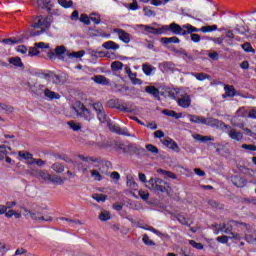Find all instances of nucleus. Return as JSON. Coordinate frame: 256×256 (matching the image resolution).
I'll list each match as a JSON object with an SVG mask.
<instances>
[{"instance_id": "nucleus-1", "label": "nucleus", "mask_w": 256, "mask_h": 256, "mask_svg": "<svg viewBox=\"0 0 256 256\" xmlns=\"http://www.w3.org/2000/svg\"><path fill=\"white\" fill-rule=\"evenodd\" d=\"M106 105L107 107H109V109H116L121 113H131V108H129L131 102H123V100L119 98H113L108 100Z\"/></svg>"}, {"instance_id": "nucleus-2", "label": "nucleus", "mask_w": 256, "mask_h": 256, "mask_svg": "<svg viewBox=\"0 0 256 256\" xmlns=\"http://www.w3.org/2000/svg\"><path fill=\"white\" fill-rule=\"evenodd\" d=\"M53 23V16H37L34 20V23L31 25L33 29H44L45 31H49L51 29V25Z\"/></svg>"}, {"instance_id": "nucleus-3", "label": "nucleus", "mask_w": 256, "mask_h": 256, "mask_svg": "<svg viewBox=\"0 0 256 256\" xmlns=\"http://www.w3.org/2000/svg\"><path fill=\"white\" fill-rule=\"evenodd\" d=\"M149 184L156 193H169V183L161 178H151Z\"/></svg>"}, {"instance_id": "nucleus-4", "label": "nucleus", "mask_w": 256, "mask_h": 256, "mask_svg": "<svg viewBox=\"0 0 256 256\" xmlns=\"http://www.w3.org/2000/svg\"><path fill=\"white\" fill-rule=\"evenodd\" d=\"M164 26V35H181V29L183 26L172 22L170 25H163Z\"/></svg>"}, {"instance_id": "nucleus-5", "label": "nucleus", "mask_w": 256, "mask_h": 256, "mask_svg": "<svg viewBox=\"0 0 256 256\" xmlns=\"http://www.w3.org/2000/svg\"><path fill=\"white\" fill-rule=\"evenodd\" d=\"M140 27L144 29L145 35H164V26L155 28L153 26L141 24Z\"/></svg>"}, {"instance_id": "nucleus-6", "label": "nucleus", "mask_w": 256, "mask_h": 256, "mask_svg": "<svg viewBox=\"0 0 256 256\" xmlns=\"http://www.w3.org/2000/svg\"><path fill=\"white\" fill-rule=\"evenodd\" d=\"M26 85L28 88H30V91L33 95H36L37 97H41V95H43V89H45V85L39 84L37 82H35L33 85L28 82Z\"/></svg>"}, {"instance_id": "nucleus-7", "label": "nucleus", "mask_w": 256, "mask_h": 256, "mask_svg": "<svg viewBox=\"0 0 256 256\" xmlns=\"http://www.w3.org/2000/svg\"><path fill=\"white\" fill-rule=\"evenodd\" d=\"M161 143L164 144L165 147L171 149L172 151H175L176 153H179L181 151V148H179V144H177V142L169 137L161 140Z\"/></svg>"}, {"instance_id": "nucleus-8", "label": "nucleus", "mask_w": 256, "mask_h": 256, "mask_svg": "<svg viewBox=\"0 0 256 256\" xmlns=\"http://www.w3.org/2000/svg\"><path fill=\"white\" fill-rule=\"evenodd\" d=\"M114 33L119 36L120 41L123 43H130L131 42V34L127 33V31L121 29V28H116L114 29Z\"/></svg>"}, {"instance_id": "nucleus-9", "label": "nucleus", "mask_w": 256, "mask_h": 256, "mask_svg": "<svg viewBox=\"0 0 256 256\" xmlns=\"http://www.w3.org/2000/svg\"><path fill=\"white\" fill-rule=\"evenodd\" d=\"M204 125H208V127H227L225 122L213 117L205 118Z\"/></svg>"}, {"instance_id": "nucleus-10", "label": "nucleus", "mask_w": 256, "mask_h": 256, "mask_svg": "<svg viewBox=\"0 0 256 256\" xmlns=\"http://www.w3.org/2000/svg\"><path fill=\"white\" fill-rule=\"evenodd\" d=\"M9 152L7 151V146L0 145V161H3V159H6V163L8 165H15V161L11 159V157L7 156Z\"/></svg>"}, {"instance_id": "nucleus-11", "label": "nucleus", "mask_w": 256, "mask_h": 256, "mask_svg": "<svg viewBox=\"0 0 256 256\" xmlns=\"http://www.w3.org/2000/svg\"><path fill=\"white\" fill-rule=\"evenodd\" d=\"M67 51V48L62 45V46H58L55 48L54 52L51 51L48 53V57L49 59L53 60V59H56V57H61V55H65Z\"/></svg>"}, {"instance_id": "nucleus-12", "label": "nucleus", "mask_w": 256, "mask_h": 256, "mask_svg": "<svg viewBox=\"0 0 256 256\" xmlns=\"http://www.w3.org/2000/svg\"><path fill=\"white\" fill-rule=\"evenodd\" d=\"M44 96L47 99V101H57L59 99H61V94L57 93L55 91H51V89L46 88L44 90Z\"/></svg>"}, {"instance_id": "nucleus-13", "label": "nucleus", "mask_w": 256, "mask_h": 256, "mask_svg": "<svg viewBox=\"0 0 256 256\" xmlns=\"http://www.w3.org/2000/svg\"><path fill=\"white\" fill-rule=\"evenodd\" d=\"M80 117H83V119H85V121H91V119H93V116L91 115V111H89V109H87V107H85V104H80Z\"/></svg>"}, {"instance_id": "nucleus-14", "label": "nucleus", "mask_w": 256, "mask_h": 256, "mask_svg": "<svg viewBox=\"0 0 256 256\" xmlns=\"http://www.w3.org/2000/svg\"><path fill=\"white\" fill-rule=\"evenodd\" d=\"M177 104L183 109H189V107H191V96L185 95L184 97L179 98Z\"/></svg>"}, {"instance_id": "nucleus-15", "label": "nucleus", "mask_w": 256, "mask_h": 256, "mask_svg": "<svg viewBox=\"0 0 256 256\" xmlns=\"http://www.w3.org/2000/svg\"><path fill=\"white\" fill-rule=\"evenodd\" d=\"M120 149H122L123 153H128V155H137L139 153V147L135 144L126 145Z\"/></svg>"}, {"instance_id": "nucleus-16", "label": "nucleus", "mask_w": 256, "mask_h": 256, "mask_svg": "<svg viewBox=\"0 0 256 256\" xmlns=\"http://www.w3.org/2000/svg\"><path fill=\"white\" fill-rule=\"evenodd\" d=\"M78 159H81L84 163H103V160L93 156H84L83 154L78 155Z\"/></svg>"}, {"instance_id": "nucleus-17", "label": "nucleus", "mask_w": 256, "mask_h": 256, "mask_svg": "<svg viewBox=\"0 0 256 256\" xmlns=\"http://www.w3.org/2000/svg\"><path fill=\"white\" fill-rule=\"evenodd\" d=\"M146 93L149 95H152L154 99H157L158 101L161 99L159 89L155 86H147L145 88Z\"/></svg>"}, {"instance_id": "nucleus-18", "label": "nucleus", "mask_w": 256, "mask_h": 256, "mask_svg": "<svg viewBox=\"0 0 256 256\" xmlns=\"http://www.w3.org/2000/svg\"><path fill=\"white\" fill-rule=\"evenodd\" d=\"M37 3L41 9H46L48 13H51V9L54 7L53 3H51V0H38Z\"/></svg>"}, {"instance_id": "nucleus-19", "label": "nucleus", "mask_w": 256, "mask_h": 256, "mask_svg": "<svg viewBox=\"0 0 256 256\" xmlns=\"http://www.w3.org/2000/svg\"><path fill=\"white\" fill-rule=\"evenodd\" d=\"M232 183L235 185V187L243 188L245 185H247V180L241 176H234L232 177Z\"/></svg>"}, {"instance_id": "nucleus-20", "label": "nucleus", "mask_w": 256, "mask_h": 256, "mask_svg": "<svg viewBox=\"0 0 256 256\" xmlns=\"http://www.w3.org/2000/svg\"><path fill=\"white\" fill-rule=\"evenodd\" d=\"M137 225L139 229H144V231H151V233H154V235H157L158 237H161L163 235V233L155 229L153 226H144L141 222H138Z\"/></svg>"}, {"instance_id": "nucleus-21", "label": "nucleus", "mask_w": 256, "mask_h": 256, "mask_svg": "<svg viewBox=\"0 0 256 256\" xmlns=\"http://www.w3.org/2000/svg\"><path fill=\"white\" fill-rule=\"evenodd\" d=\"M243 119V116L236 115L231 119V123L233 127H238V129H245V122H237L241 121Z\"/></svg>"}, {"instance_id": "nucleus-22", "label": "nucleus", "mask_w": 256, "mask_h": 256, "mask_svg": "<svg viewBox=\"0 0 256 256\" xmlns=\"http://www.w3.org/2000/svg\"><path fill=\"white\" fill-rule=\"evenodd\" d=\"M160 42L163 45H169V43L179 44V43H181V39H179V37H177V36H172L170 38L163 37L160 39Z\"/></svg>"}, {"instance_id": "nucleus-23", "label": "nucleus", "mask_w": 256, "mask_h": 256, "mask_svg": "<svg viewBox=\"0 0 256 256\" xmlns=\"http://www.w3.org/2000/svg\"><path fill=\"white\" fill-rule=\"evenodd\" d=\"M190 123H195L197 125H205V117L197 115H189Z\"/></svg>"}, {"instance_id": "nucleus-24", "label": "nucleus", "mask_w": 256, "mask_h": 256, "mask_svg": "<svg viewBox=\"0 0 256 256\" xmlns=\"http://www.w3.org/2000/svg\"><path fill=\"white\" fill-rule=\"evenodd\" d=\"M93 81H94V83H97L98 85H109V83H111V81L103 75H96L93 78Z\"/></svg>"}, {"instance_id": "nucleus-25", "label": "nucleus", "mask_w": 256, "mask_h": 256, "mask_svg": "<svg viewBox=\"0 0 256 256\" xmlns=\"http://www.w3.org/2000/svg\"><path fill=\"white\" fill-rule=\"evenodd\" d=\"M162 114L166 115V117H173L174 119H181V117H183L182 113H177L175 110L164 109L162 110Z\"/></svg>"}, {"instance_id": "nucleus-26", "label": "nucleus", "mask_w": 256, "mask_h": 256, "mask_svg": "<svg viewBox=\"0 0 256 256\" xmlns=\"http://www.w3.org/2000/svg\"><path fill=\"white\" fill-rule=\"evenodd\" d=\"M228 135L233 141H241L243 139V133L238 132L235 129L230 130Z\"/></svg>"}, {"instance_id": "nucleus-27", "label": "nucleus", "mask_w": 256, "mask_h": 256, "mask_svg": "<svg viewBox=\"0 0 256 256\" xmlns=\"http://www.w3.org/2000/svg\"><path fill=\"white\" fill-rule=\"evenodd\" d=\"M193 138L196 141H199V143H207V141H215V138H213V136H204L201 134L193 135Z\"/></svg>"}, {"instance_id": "nucleus-28", "label": "nucleus", "mask_w": 256, "mask_h": 256, "mask_svg": "<svg viewBox=\"0 0 256 256\" xmlns=\"http://www.w3.org/2000/svg\"><path fill=\"white\" fill-rule=\"evenodd\" d=\"M224 91L226 93V97H235V95H237V90H235L234 85L224 86Z\"/></svg>"}, {"instance_id": "nucleus-29", "label": "nucleus", "mask_w": 256, "mask_h": 256, "mask_svg": "<svg viewBox=\"0 0 256 256\" xmlns=\"http://www.w3.org/2000/svg\"><path fill=\"white\" fill-rule=\"evenodd\" d=\"M102 47L104 49H112V51H117V49H119V44L115 43L114 41H107L102 44Z\"/></svg>"}, {"instance_id": "nucleus-30", "label": "nucleus", "mask_w": 256, "mask_h": 256, "mask_svg": "<svg viewBox=\"0 0 256 256\" xmlns=\"http://www.w3.org/2000/svg\"><path fill=\"white\" fill-rule=\"evenodd\" d=\"M65 81L66 79L63 75L54 74V76H52V83H54V85H65Z\"/></svg>"}, {"instance_id": "nucleus-31", "label": "nucleus", "mask_w": 256, "mask_h": 256, "mask_svg": "<svg viewBox=\"0 0 256 256\" xmlns=\"http://www.w3.org/2000/svg\"><path fill=\"white\" fill-rule=\"evenodd\" d=\"M126 185L132 191H137V189H139V185L137 184V182H135V179H133V177L131 178L127 177Z\"/></svg>"}, {"instance_id": "nucleus-32", "label": "nucleus", "mask_w": 256, "mask_h": 256, "mask_svg": "<svg viewBox=\"0 0 256 256\" xmlns=\"http://www.w3.org/2000/svg\"><path fill=\"white\" fill-rule=\"evenodd\" d=\"M8 61L11 65H14V67H24L23 61H21L19 57L9 58Z\"/></svg>"}, {"instance_id": "nucleus-33", "label": "nucleus", "mask_w": 256, "mask_h": 256, "mask_svg": "<svg viewBox=\"0 0 256 256\" xmlns=\"http://www.w3.org/2000/svg\"><path fill=\"white\" fill-rule=\"evenodd\" d=\"M18 157L25 159V161H29V159L30 161H33V154H31V152L19 151Z\"/></svg>"}, {"instance_id": "nucleus-34", "label": "nucleus", "mask_w": 256, "mask_h": 256, "mask_svg": "<svg viewBox=\"0 0 256 256\" xmlns=\"http://www.w3.org/2000/svg\"><path fill=\"white\" fill-rule=\"evenodd\" d=\"M25 214V217H31V219H33V221H38L39 217H37V215H41V213L39 212H31V210L27 209V208H23Z\"/></svg>"}, {"instance_id": "nucleus-35", "label": "nucleus", "mask_w": 256, "mask_h": 256, "mask_svg": "<svg viewBox=\"0 0 256 256\" xmlns=\"http://www.w3.org/2000/svg\"><path fill=\"white\" fill-rule=\"evenodd\" d=\"M193 77L197 79V81H205V79H211V75H208L206 73H192Z\"/></svg>"}, {"instance_id": "nucleus-36", "label": "nucleus", "mask_w": 256, "mask_h": 256, "mask_svg": "<svg viewBox=\"0 0 256 256\" xmlns=\"http://www.w3.org/2000/svg\"><path fill=\"white\" fill-rule=\"evenodd\" d=\"M201 33H213L217 31V25H207L200 28Z\"/></svg>"}, {"instance_id": "nucleus-37", "label": "nucleus", "mask_w": 256, "mask_h": 256, "mask_svg": "<svg viewBox=\"0 0 256 256\" xmlns=\"http://www.w3.org/2000/svg\"><path fill=\"white\" fill-rule=\"evenodd\" d=\"M49 181H51V183H57L58 185H63L65 183V180H63L61 176H57V175L49 176Z\"/></svg>"}, {"instance_id": "nucleus-38", "label": "nucleus", "mask_w": 256, "mask_h": 256, "mask_svg": "<svg viewBox=\"0 0 256 256\" xmlns=\"http://www.w3.org/2000/svg\"><path fill=\"white\" fill-rule=\"evenodd\" d=\"M58 4L60 7H63V9H71V7H73L72 0H58Z\"/></svg>"}, {"instance_id": "nucleus-39", "label": "nucleus", "mask_w": 256, "mask_h": 256, "mask_svg": "<svg viewBox=\"0 0 256 256\" xmlns=\"http://www.w3.org/2000/svg\"><path fill=\"white\" fill-rule=\"evenodd\" d=\"M183 28H184V29H189L190 35H192V34H194V33H199V32H201V28H197V27H195V26H193V25H191V24H184V25H183Z\"/></svg>"}, {"instance_id": "nucleus-40", "label": "nucleus", "mask_w": 256, "mask_h": 256, "mask_svg": "<svg viewBox=\"0 0 256 256\" xmlns=\"http://www.w3.org/2000/svg\"><path fill=\"white\" fill-rule=\"evenodd\" d=\"M92 198L97 201V203H101V201L103 203H105V201H107V195L105 194H93Z\"/></svg>"}, {"instance_id": "nucleus-41", "label": "nucleus", "mask_w": 256, "mask_h": 256, "mask_svg": "<svg viewBox=\"0 0 256 256\" xmlns=\"http://www.w3.org/2000/svg\"><path fill=\"white\" fill-rule=\"evenodd\" d=\"M117 135H123L124 137H135V135H131V133H129V129L123 127L117 130Z\"/></svg>"}, {"instance_id": "nucleus-42", "label": "nucleus", "mask_w": 256, "mask_h": 256, "mask_svg": "<svg viewBox=\"0 0 256 256\" xmlns=\"http://www.w3.org/2000/svg\"><path fill=\"white\" fill-rule=\"evenodd\" d=\"M111 69L112 71H121V69H123V62H120V61L112 62Z\"/></svg>"}, {"instance_id": "nucleus-43", "label": "nucleus", "mask_w": 256, "mask_h": 256, "mask_svg": "<svg viewBox=\"0 0 256 256\" xmlns=\"http://www.w3.org/2000/svg\"><path fill=\"white\" fill-rule=\"evenodd\" d=\"M52 169L56 173H63L65 171V166H63V164H61V163H54L52 165Z\"/></svg>"}, {"instance_id": "nucleus-44", "label": "nucleus", "mask_w": 256, "mask_h": 256, "mask_svg": "<svg viewBox=\"0 0 256 256\" xmlns=\"http://www.w3.org/2000/svg\"><path fill=\"white\" fill-rule=\"evenodd\" d=\"M242 49L245 51V53H255V49L249 42L242 44Z\"/></svg>"}, {"instance_id": "nucleus-45", "label": "nucleus", "mask_w": 256, "mask_h": 256, "mask_svg": "<svg viewBox=\"0 0 256 256\" xmlns=\"http://www.w3.org/2000/svg\"><path fill=\"white\" fill-rule=\"evenodd\" d=\"M67 125H69V127H70V129H72V131H81V125L73 120L67 122Z\"/></svg>"}, {"instance_id": "nucleus-46", "label": "nucleus", "mask_w": 256, "mask_h": 256, "mask_svg": "<svg viewBox=\"0 0 256 256\" xmlns=\"http://www.w3.org/2000/svg\"><path fill=\"white\" fill-rule=\"evenodd\" d=\"M96 113H97L98 121H100V123L107 122V113H105V110H102V111L96 112Z\"/></svg>"}, {"instance_id": "nucleus-47", "label": "nucleus", "mask_w": 256, "mask_h": 256, "mask_svg": "<svg viewBox=\"0 0 256 256\" xmlns=\"http://www.w3.org/2000/svg\"><path fill=\"white\" fill-rule=\"evenodd\" d=\"M142 241H143L144 245H147L148 247L155 246V242H153V240L149 239V235H147V234L143 235Z\"/></svg>"}, {"instance_id": "nucleus-48", "label": "nucleus", "mask_w": 256, "mask_h": 256, "mask_svg": "<svg viewBox=\"0 0 256 256\" xmlns=\"http://www.w3.org/2000/svg\"><path fill=\"white\" fill-rule=\"evenodd\" d=\"M28 165H37L38 167H43V165H45V161L42 159L32 158V160L28 162Z\"/></svg>"}, {"instance_id": "nucleus-49", "label": "nucleus", "mask_w": 256, "mask_h": 256, "mask_svg": "<svg viewBox=\"0 0 256 256\" xmlns=\"http://www.w3.org/2000/svg\"><path fill=\"white\" fill-rule=\"evenodd\" d=\"M144 15L146 17H155V11L151 10V6H146L143 8Z\"/></svg>"}, {"instance_id": "nucleus-50", "label": "nucleus", "mask_w": 256, "mask_h": 256, "mask_svg": "<svg viewBox=\"0 0 256 256\" xmlns=\"http://www.w3.org/2000/svg\"><path fill=\"white\" fill-rule=\"evenodd\" d=\"M91 175L94 181H103V176L97 170H91Z\"/></svg>"}, {"instance_id": "nucleus-51", "label": "nucleus", "mask_w": 256, "mask_h": 256, "mask_svg": "<svg viewBox=\"0 0 256 256\" xmlns=\"http://www.w3.org/2000/svg\"><path fill=\"white\" fill-rule=\"evenodd\" d=\"M142 71L145 75L149 76L151 73H153V68L149 64H143Z\"/></svg>"}, {"instance_id": "nucleus-52", "label": "nucleus", "mask_w": 256, "mask_h": 256, "mask_svg": "<svg viewBox=\"0 0 256 256\" xmlns=\"http://www.w3.org/2000/svg\"><path fill=\"white\" fill-rule=\"evenodd\" d=\"M0 111H6V113H13L14 109L12 106L0 102Z\"/></svg>"}, {"instance_id": "nucleus-53", "label": "nucleus", "mask_w": 256, "mask_h": 256, "mask_svg": "<svg viewBox=\"0 0 256 256\" xmlns=\"http://www.w3.org/2000/svg\"><path fill=\"white\" fill-rule=\"evenodd\" d=\"M99 219L100 221H109V219H111V214L104 210L100 213Z\"/></svg>"}, {"instance_id": "nucleus-54", "label": "nucleus", "mask_w": 256, "mask_h": 256, "mask_svg": "<svg viewBox=\"0 0 256 256\" xmlns=\"http://www.w3.org/2000/svg\"><path fill=\"white\" fill-rule=\"evenodd\" d=\"M146 149L149 151V153H154V155H157L159 153V148L153 144H147Z\"/></svg>"}, {"instance_id": "nucleus-55", "label": "nucleus", "mask_w": 256, "mask_h": 256, "mask_svg": "<svg viewBox=\"0 0 256 256\" xmlns=\"http://www.w3.org/2000/svg\"><path fill=\"white\" fill-rule=\"evenodd\" d=\"M80 22L84 23V25H91V18L87 14H81Z\"/></svg>"}, {"instance_id": "nucleus-56", "label": "nucleus", "mask_w": 256, "mask_h": 256, "mask_svg": "<svg viewBox=\"0 0 256 256\" xmlns=\"http://www.w3.org/2000/svg\"><path fill=\"white\" fill-rule=\"evenodd\" d=\"M189 245H191V247H194V249H198L199 251L203 249V245L195 240H189Z\"/></svg>"}, {"instance_id": "nucleus-57", "label": "nucleus", "mask_w": 256, "mask_h": 256, "mask_svg": "<svg viewBox=\"0 0 256 256\" xmlns=\"http://www.w3.org/2000/svg\"><path fill=\"white\" fill-rule=\"evenodd\" d=\"M7 251H9V246L3 242H0V256H5Z\"/></svg>"}, {"instance_id": "nucleus-58", "label": "nucleus", "mask_w": 256, "mask_h": 256, "mask_svg": "<svg viewBox=\"0 0 256 256\" xmlns=\"http://www.w3.org/2000/svg\"><path fill=\"white\" fill-rule=\"evenodd\" d=\"M176 219L181 225H188L187 218L183 214H176Z\"/></svg>"}, {"instance_id": "nucleus-59", "label": "nucleus", "mask_w": 256, "mask_h": 256, "mask_svg": "<svg viewBox=\"0 0 256 256\" xmlns=\"http://www.w3.org/2000/svg\"><path fill=\"white\" fill-rule=\"evenodd\" d=\"M93 109L96 111V113H99V112L105 110V108L103 107V104L101 102L94 103L93 104Z\"/></svg>"}, {"instance_id": "nucleus-60", "label": "nucleus", "mask_w": 256, "mask_h": 256, "mask_svg": "<svg viewBox=\"0 0 256 256\" xmlns=\"http://www.w3.org/2000/svg\"><path fill=\"white\" fill-rule=\"evenodd\" d=\"M85 55V50H80L78 52H73L70 54V57H74L75 59H81Z\"/></svg>"}, {"instance_id": "nucleus-61", "label": "nucleus", "mask_w": 256, "mask_h": 256, "mask_svg": "<svg viewBox=\"0 0 256 256\" xmlns=\"http://www.w3.org/2000/svg\"><path fill=\"white\" fill-rule=\"evenodd\" d=\"M138 195L140 198H142L143 201H148L149 200V192L139 190Z\"/></svg>"}, {"instance_id": "nucleus-62", "label": "nucleus", "mask_w": 256, "mask_h": 256, "mask_svg": "<svg viewBox=\"0 0 256 256\" xmlns=\"http://www.w3.org/2000/svg\"><path fill=\"white\" fill-rule=\"evenodd\" d=\"M4 45H17V40H13L12 38H5L1 41Z\"/></svg>"}, {"instance_id": "nucleus-63", "label": "nucleus", "mask_w": 256, "mask_h": 256, "mask_svg": "<svg viewBox=\"0 0 256 256\" xmlns=\"http://www.w3.org/2000/svg\"><path fill=\"white\" fill-rule=\"evenodd\" d=\"M242 149L246 151H256V145L254 144H242Z\"/></svg>"}, {"instance_id": "nucleus-64", "label": "nucleus", "mask_w": 256, "mask_h": 256, "mask_svg": "<svg viewBox=\"0 0 256 256\" xmlns=\"http://www.w3.org/2000/svg\"><path fill=\"white\" fill-rule=\"evenodd\" d=\"M248 118L249 119H256V108H253L249 111L248 113Z\"/></svg>"}]
</instances>
